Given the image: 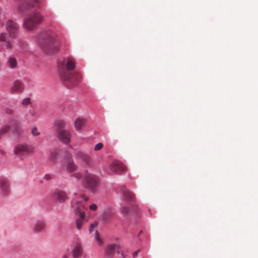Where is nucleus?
Instances as JSON below:
<instances>
[{"label":"nucleus","instance_id":"12","mask_svg":"<svg viewBox=\"0 0 258 258\" xmlns=\"http://www.w3.org/2000/svg\"><path fill=\"white\" fill-rule=\"evenodd\" d=\"M111 171L114 173H120L125 169L123 164L119 161H114L110 165Z\"/></svg>","mask_w":258,"mask_h":258},{"label":"nucleus","instance_id":"28","mask_svg":"<svg viewBox=\"0 0 258 258\" xmlns=\"http://www.w3.org/2000/svg\"><path fill=\"white\" fill-rule=\"evenodd\" d=\"M10 131L9 125H5L0 128V137L8 133Z\"/></svg>","mask_w":258,"mask_h":258},{"label":"nucleus","instance_id":"32","mask_svg":"<svg viewBox=\"0 0 258 258\" xmlns=\"http://www.w3.org/2000/svg\"><path fill=\"white\" fill-rule=\"evenodd\" d=\"M98 223L97 222H94V223H92L90 225V228H89V232H91L93 231L94 229L97 226Z\"/></svg>","mask_w":258,"mask_h":258},{"label":"nucleus","instance_id":"10","mask_svg":"<svg viewBox=\"0 0 258 258\" xmlns=\"http://www.w3.org/2000/svg\"><path fill=\"white\" fill-rule=\"evenodd\" d=\"M120 191L123 200L131 202L134 201L135 199V194L128 190L125 185H123L120 186Z\"/></svg>","mask_w":258,"mask_h":258},{"label":"nucleus","instance_id":"17","mask_svg":"<svg viewBox=\"0 0 258 258\" xmlns=\"http://www.w3.org/2000/svg\"><path fill=\"white\" fill-rule=\"evenodd\" d=\"M116 245L114 244H112L107 246L105 249V253L107 257H111L115 254L116 252Z\"/></svg>","mask_w":258,"mask_h":258},{"label":"nucleus","instance_id":"37","mask_svg":"<svg viewBox=\"0 0 258 258\" xmlns=\"http://www.w3.org/2000/svg\"><path fill=\"white\" fill-rule=\"evenodd\" d=\"M14 112V110L11 108H7L6 109V112L8 114H12Z\"/></svg>","mask_w":258,"mask_h":258},{"label":"nucleus","instance_id":"35","mask_svg":"<svg viewBox=\"0 0 258 258\" xmlns=\"http://www.w3.org/2000/svg\"><path fill=\"white\" fill-rule=\"evenodd\" d=\"M97 208V206L95 204H93L89 206V209L92 211H95L96 210Z\"/></svg>","mask_w":258,"mask_h":258},{"label":"nucleus","instance_id":"31","mask_svg":"<svg viewBox=\"0 0 258 258\" xmlns=\"http://www.w3.org/2000/svg\"><path fill=\"white\" fill-rule=\"evenodd\" d=\"M31 103L30 98H26L23 99L22 103L23 105L26 106L29 104Z\"/></svg>","mask_w":258,"mask_h":258},{"label":"nucleus","instance_id":"24","mask_svg":"<svg viewBox=\"0 0 258 258\" xmlns=\"http://www.w3.org/2000/svg\"><path fill=\"white\" fill-rule=\"evenodd\" d=\"M8 64L9 67L11 69L16 68L17 66V61L16 59L12 56H9L7 58Z\"/></svg>","mask_w":258,"mask_h":258},{"label":"nucleus","instance_id":"22","mask_svg":"<svg viewBox=\"0 0 258 258\" xmlns=\"http://www.w3.org/2000/svg\"><path fill=\"white\" fill-rule=\"evenodd\" d=\"M78 169V166L75 163L73 160H72L69 162L67 166V171L71 173L76 171Z\"/></svg>","mask_w":258,"mask_h":258},{"label":"nucleus","instance_id":"7","mask_svg":"<svg viewBox=\"0 0 258 258\" xmlns=\"http://www.w3.org/2000/svg\"><path fill=\"white\" fill-rule=\"evenodd\" d=\"M14 151L15 154L17 155H24L32 152L33 148L26 144H19L14 147Z\"/></svg>","mask_w":258,"mask_h":258},{"label":"nucleus","instance_id":"2","mask_svg":"<svg viewBox=\"0 0 258 258\" xmlns=\"http://www.w3.org/2000/svg\"><path fill=\"white\" fill-rule=\"evenodd\" d=\"M57 64L59 69L61 70V79L68 87H74L81 81V76L78 73H70L66 70H62L66 68L68 71H73L76 68L75 63L71 58L59 59Z\"/></svg>","mask_w":258,"mask_h":258},{"label":"nucleus","instance_id":"1","mask_svg":"<svg viewBox=\"0 0 258 258\" xmlns=\"http://www.w3.org/2000/svg\"><path fill=\"white\" fill-rule=\"evenodd\" d=\"M44 3L45 0H33L31 3H28L25 0L14 2L15 8L21 14L24 15L27 10L30 11L24 20L23 27L25 30L33 31L41 23L43 16L36 10L41 9Z\"/></svg>","mask_w":258,"mask_h":258},{"label":"nucleus","instance_id":"20","mask_svg":"<svg viewBox=\"0 0 258 258\" xmlns=\"http://www.w3.org/2000/svg\"><path fill=\"white\" fill-rule=\"evenodd\" d=\"M66 124V122L63 119H58L54 122V125L57 132H59L60 130H63L62 128L65 126Z\"/></svg>","mask_w":258,"mask_h":258},{"label":"nucleus","instance_id":"23","mask_svg":"<svg viewBox=\"0 0 258 258\" xmlns=\"http://www.w3.org/2000/svg\"><path fill=\"white\" fill-rule=\"evenodd\" d=\"M13 47V43L9 39H8L2 44H0V50H4L5 48L11 49Z\"/></svg>","mask_w":258,"mask_h":258},{"label":"nucleus","instance_id":"13","mask_svg":"<svg viewBox=\"0 0 258 258\" xmlns=\"http://www.w3.org/2000/svg\"><path fill=\"white\" fill-rule=\"evenodd\" d=\"M54 198L59 203L65 202L68 199V196L66 192L60 189H56L54 191Z\"/></svg>","mask_w":258,"mask_h":258},{"label":"nucleus","instance_id":"4","mask_svg":"<svg viewBox=\"0 0 258 258\" xmlns=\"http://www.w3.org/2000/svg\"><path fill=\"white\" fill-rule=\"evenodd\" d=\"M88 200L89 198L82 196L81 199L76 200L74 199V202H72V207L75 214H78L79 216V218L76 221V227L78 230L81 229L85 220V213L84 210L85 205L83 202L86 203Z\"/></svg>","mask_w":258,"mask_h":258},{"label":"nucleus","instance_id":"5","mask_svg":"<svg viewBox=\"0 0 258 258\" xmlns=\"http://www.w3.org/2000/svg\"><path fill=\"white\" fill-rule=\"evenodd\" d=\"M83 184L90 192L95 194L98 191L99 186V177L98 175L91 173L88 170H86Z\"/></svg>","mask_w":258,"mask_h":258},{"label":"nucleus","instance_id":"40","mask_svg":"<svg viewBox=\"0 0 258 258\" xmlns=\"http://www.w3.org/2000/svg\"><path fill=\"white\" fill-rule=\"evenodd\" d=\"M74 195H75V196H76V195H77V193H76V192H75V193H74Z\"/></svg>","mask_w":258,"mask_h":258},{"label":"nucleus","instance_id":"36","mask_svg":"<svg viewBox=\"0 0 258 258\" xmlns=\"http://www.w3.org/2000/svg\"><path fill=\"white\" fill-rule=\"evenodd\" d=\"M52 174H46L44 176V179L47 180H49L52 177Z\"/></svg>","mask_w":258,"mask_h":258},{"label":"nucleus","instance_id":"6","mask_svg":"<svg viewBox=\"0 0 258 258\" xmlns=\"http://www.w3.org/2000/svg\"><path fill=\"white\" fill-rule=\"evenodd\" d=\"M6 28L11 37L14 38L17 36L19 27L14 21L11 20H8L7 22Z\"/></svg>","mask_w":258,"mask_h":258},{"label":"nucleus","instance_id":"34","mask_svg":"<svg viewBox=\"0 0 258 258\" xmlns=\"http://www.w3.org/2000/svg\"><path fill=\"white\" fill-rule=\"evenodd\" d=\"M103 147V144L101 143H99L96 145L94 147V150L96 151L101 149Z\"/></svg>","mask_w":258,"mask_h":258},{"label":"nucleus","instance_id":"21","mask_svg":"<svg viewBox=\"0 0 258 258\" xmlns=\"http://www.w3.org/2000/svg\"><path fill=\"white\" fill-rule=\"evenodd\" d=\"M85 122V120L83 118H77L74 122V125L75 128L78 131H80L81 130L82 126L83 125Z\"/></svg>","mask_w":258,"mask_h":258},{"label":"nucleus","instance_id":"19","mask_svg":"<svg viewBox=\"0 0 258 258\" xmlns=\"http://www.w3.org/2000/svg\"><path fill=\"white\" fill-rule=\"evenodd\" d=\"M59 150L56 148H52L50 150L49 159L53 162L57 161Z\"/></svg>","mask_w":258,"mask_h":258},{"label":"nucleus","instance_id":"30","mask_svg":"<svg viewBox=\"0 0 258 258\" xmlns=\"http://www.w3.org/2000/svg\"><path fill=\"white\" fill-rule=\"evenodd\" d=\"M9 39L7 37V34L5 33H2L0 34V42L3 43Z\"/></svg>","mask_w":258,"mask_h":258},{"label":"nucleus","instance_id":"38","mask_svg":"<svg viewBox=\"0 0 258 258\" xmlns=\"http://www.w3.org/2000/svg\"><path fill=\"white\" fill-rule=\"evenodd\" d=\"M140 249H138L136 251H135L134 253H133V257H136L138 253L140 252Z\"/></svg>","mask_w":258,"mask_h":258},{"label":"nucleus","instance_id":"39","mask_svg":"<svg viewBox=\"0 0 258 258\" xmlns=\"http://www.w3.org/2000/svg\"><path fill=\"white\" fill-rule=\"evenodd\" d=\"M62 258H68V255H67V254H64V255L62 256Z\"/></svg>","mask_w":258,"mask_h":258},{"label":"nucleus","instance_id":"25","mask_svg":"<svg viewBox=\"0 0 258 258\" xmlns=\"http://www.w3.org/2000/svg\"><path fill=\"white\" fill-rule=\"evenodd\" d=\"M18 45L20 48V51H25L28 49L27 43L23 39L19 40L18 41Z\"/></svg>","mask_w":258,"mask_h":258},{"label":"nucleus","instance_id":"27","mask_svg":"<svg viewBox=\"0 0 258 258\" xmlns=\"http://www.w3.org/2000/svg\"><path fill=\"white\" fill-rule=\"evenodd\" d=\"M83 177V176L82 174L79 172L74 173L71 175L72 180L74 181H80L82 180Z\"/></svg>","mask_w":258,"mask_h":258},{"label":"nucleus","instance_id":"8","mask_svg":"<svg viewBox=\"0 0 258 258\" xmlns=\"http://www.w3.org/2000/svg\"><path fill=\"white\" fill-rule=\"evenodd\" d=\"M10 193V183L6 179H0V196L5 197Z\"/></svg>","mask_w":258,"mask_h":258},{"label":"nucleus","instance_id":"18","mask_svg":"<svg viewBox=\"0 0 258 258\" xmlns=\"http://www.w3.org/2000/svg\"><path fill=\"white\" fill-rule=\"evenodd\" d=\"M23 89L24 86L22 82L20 80H16L11 87V92H20L22 91Z\"/></svg>","mask_w":258,"mask_h":258},{"label":"nucleus","instance_id":"33","mask_svg":"<svg viewBox=\"0 0 258 258\" xmlns=\"http://www.w3.org/2000/svg\"><path fill=\"white\" fill-rule=\"evenodd\" d=\"M95 238L98 243H102V240H101V238L99 237L98 232L97 231L95 232Z\"/></svg>","mask_w":258,"mask_h":258},{"label":"nucleus","instance_id":"11","mask_svg":"<svg viewBox=\"0 0 258 258\" xmlns=\"http://www.w3.org/2000/svg\"><path fill=\"white\" fill-rule=\"evenodd\" d=\"M75 156L77 160L81 161L83 163L87 165H90L92 163L91 156L88 154L83 151H80L77 152Z\"/></svg>","mask_w":258,"mask_h":258},{"label":"nucleus","instance_id":"9","mask_svg":"<svg viewBox=\"0 0 258 258\" xmlns=\"http://www.w3.org/2000/svg\"><path fill=\"white\" fill-rule=\"evenodd\" d=\"M72 134L69 130H60L58 132L57 138L62 143L68 144L71 141Z\"/></svg>","mask_w":258,"mask_h":258},{"label":"nucleus","instance_id":"15","mask_svg":"<svg viewBox=\"0 0 258 258\" xmlns=\"http://www.w3.org/2000/svg\"><path fill=\"white\" fill-rule=\"evenodd\" d=\"M33 229L37 233L44 232L46 229L44 222L41 220L36 221L34 224Z\"/></svg>","mask_w":258,"mask_h":258},{"label":"nucleus","instance_id":"16","mask_svg":"<svg viewBox=\"0 0 258 258\" xmlns=\"http://www.w3.org/2000/svg\"><path fill=\"white\" fill-rule=\"evenodd\" d=\"M82 245L79 243H76L72 250V255L74 258H78L82 253Z\"/></svg>","mask_w":258,"mask_h":258},{"label":"nucleus","instance_id":"14","mask_svg":"<svg viewBox=\"0 0 258 258\" xmlns=\"http://www.w3.org/2000/svg\"><path fill=\"white\" fill-rule=\"evenodd\" d=\"M113 215L112 211L110 209L107 208L104 210L100 217V219L104 223H108L110 221Z\"/></svg>","mask_w":258,"mask_h":258},{"label":"nucleus","instance_id":"26","mask_svg":"<svg viewBox=\"0 0 258 258\" xmlns=\"http://www.w3.org/2000/svg\"><path fill=\"white\" fill-rule=\"evenodd\" d=\"M131 210V206L124 205L122 206L120 209V213L124 216H127Z\"/></svg>","mask_w":258,"mask_h":258},{"label":"nucleus","instance_id":"29","mask_svg":"<svg viewBox=\"0 0 258 258\" xmlns=\"http://www.w3.org/2000/svg\"><path fill=\"white\" fill-rule=\"evenodd\" d=\"M31 133L33 136H38L40 135V132L38 130L36 126H34L31 131Z\"/></svg>","mask_w":258,"mask_h":258},{"label":"nucleus","instance_id":"3","mask_svg":"<svg viewBox=\"0 0 258 258\" xmlns=\"http://www.w3.org/2000/svg\"><path fill=\"white\" fill-rule=\"evenodd\" d=\"M56 33L51 29L40 31L34 37L37 45L47 53L55 52L58 46L55 44Z\"/></svg>","mask_w":258,"mask_h":258}]
</instances>
